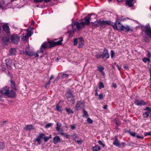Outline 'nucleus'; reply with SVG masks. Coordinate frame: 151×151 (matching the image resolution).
<instances>
[{
	"mask_svg": "<svg viewBox=\"0 0 151 151\" xmlns=\"http://www.w3.org/2000/svg\"><path fill=\"white\" fill-rule=\"evenodd\" d=\"M68 75L67 74L63 73V74L61 76V78L62 79H64V78H68Z\"/></svg>",
	"mask_w": 151,
	"mask_h": 151,
	"instance_id": "obj_37",
	"label": "nucleus"
},
{
	"mask_svg": "<svg viewBox=\"0 0 151 151\" xmlns=\"http://www.w3.org/2000/svg\"><path fill=\"white\" fill-rule=\"evenodd\" d=\"M150 113V112H148L146 111V112L143 113V115H142L143 117L144 118H147L149 116V114Z\"/></svg>",
	"mask_w": 151,
	"mask_h": 151,
	"instance_id": "obj_33",
	"label": "nucleus"
},
{
	"mask_svg": "<svg viewBox=\"0 0 151 151\" xmlns=\"http://www.w3.org/2000/svg\"><path fill=\"white\" fill-rule=\"evenodd\" d=\"M9 52L10 53V55H14L16 54V50L15 48H11L9 50Z\"/></svg>",
	"mask_w": 151,
	"mask_h": 151,
	"instance_id": "obj_25",
	"label": "nucleus"
},
{
	"mask_svg": "<svg viewBox=\"0 0 151 151\" xmlns=\"http://www.w3.org/2000/svg\"><path fill=\"white\" fill-rule=\"evenodd\" d=\"M57 127H56V129L57 131H59L60 130V128L61 126V123L58 122L57 124Z\"/></svg>",
	"mask_w": 151,
	"mask_h": 151,
	"instance_id": "obj_27",
	"label": "nucleus"
},
{
	"mask_svg": "<svg viewBox=\"0 0 151 151\" xmlns=\"http://www.w3.org/2000/svg\"><path fill=\"white\" fill-rule=\"evenodd\" d=\"M93 151H98L100 149V148L98 146L96 145L93 148Z\"/></svg>",
	"mask_w": 151,
	"mask_h": 151,
	"instance_id": "obj_34",
	"label": "nucleus"
},
{
	"mask_svg": "<svg viewBox=\"0 0 151 151\" xmlns=\"http://www.w3.org/2000/svg\"><path fill=\"white\" fill-rule=\"evenodd\" d=\"M99 99H103L104 98L103 95L102 93L100 94L99 95Z\"/></svg>",
	"mask_w": 151,
	"mask_h": 151,
	"instance_id": "obj_45",
	"label": "nucleus"
},
{
	"mask_svg": "<svg viewBox=\"0 0 151 151\" xmlns=\"http://www.w3.org/2000/svg\"><path fill=\"white\" fill-rule=\"evenodd\" d=\"M143 31L147 35L151 38V28L149 25L142 26V27Z\"/></svg>",
	"mask_w": 151,
	"mask_h": 151,
	"instance_id": "obj_3",
	"label": "nucleus"
},
{
	"mask_svg": "<svg viewBox=\"0 0 151 151\" xmlns=\"http://www.w3.org/2000/svg\"><path fill=\"white\" fill-rule=\"evenodd\" d=\"M7 4L5 3L4 0H0V7L4 8L6 6Z\"/></svg>",
	"mask_w": 151,
	"mask_h": 151,
	"instance_id": "obj_23",
	"label": "nucleus"
},
{
	"mask_svg": "<svg viewBox=\"0 0 151 151\" xmlns=\"http://www.w3.org/2000/svg\"><path fill=\"white\" fill-rule=\"evenodd\" d=\"M74 45H77L78 43V40L77 38H75L74 39Z\"/></svg>",
	"mask_w": 151,
	"mask_h": 151,
	"instance_id": "obj_47",
	"label": "nucleus"
},
{
	"mask_svg": "<svg viewBox=\"0 0 151 151\" xmlns=\"http://www.w3.org/2000/svg\"><path fill=\"white\" fill-rule=\"evenodd\" d=\"M90 18V16L86 17L84 18V21L80 23H79L77 22H73L72 24L73 29L74 30L76 28H77L79 30L80 28L83 27L84 25L88 24L89 23Z\"/></svg>",
	"mask_w": 151,
	"mask_h": 151,
	"instance_id": "obj_1",
	"label": "nucleus"
},
{
	"mask_svg": "<svg viewBox=\"0 0 151 151\" xmlns=\"http://www.w3.org/2000/svg\"><path fill=\"white\" fill-rule=\"evenodd\" d=\"M50 44V46L49 47H53L56 45L55 42L53 41H50L49 42Z\"/></svg>",
	"mask_w": 151,
	"mask_h": 151,
	"instance_id": "obj_31",
	"label": "nucleus"
},
{
	"mask_svg": "<svg viewBox=\"0 0 151 151\" xmlns=\"http://www.w3.org/2000/svg\"><path fill=\"white\" fill-rule=\"evenodd\" d=\"M100 20H99L92 23L93 27H100Z\"/></svg>",
	"mask_w": 151,
	"mask_h": 151,
	"instance_id": "obj_18",
	"label": "nucleus"
},
{
	"mask_svg": "<svg viewBox=\"0 0 151 151\" xmlns=\"http://www.w3.org/2000/svg\"><path fill=\"white\" fill-rule=\"evenodd\" d=\"M33 29V27H29V29L27 30V33L26 35L23 36V38H22L23 41H26L27 39L32 35V32Z\"/></svg>",
	"mask_w": 151,
	"mask_h": 151,
	"instance_id": "obj_4",
	"label": "nucleus"
},
{
	"mask_svg": "<svg viewBox=\"0 0 151 151\" xmlns=\"http://www.w3.org/2000/svg\"><path fill=\"white\" fill-rule=\"evenodd\" d=\"M47 46V44L45 43H43L40 47V50L37 51L35 55V56L36 57H39V55L38 54V53H43V51L45 50Z\"/></svg>",
	"mask_w": 151,
	"mask_h": 151,
	"instance_id": "obj_6",
	"label": "nucleus"
},
{
	"mask_svg": "<svg viewBox=\"0 0 151 151\" xmlns=\"http://www.w3.org/2000/svg\"><path fill=\"white\" fill-rule=\"evenodd\" d=\"M104 87V85L103 83L102 82H100L99 83V88L100 89H101Z\"/></svg>",
	"mask_w": 151,
	"mask_h": 151,
	"instance_id": "obj_40",
	"label": "nucleus"
},
{
	"mask_svg": "<svg viewBox=\"0 0 151 151\" xmlns=\"http://www.w3.org/2000/svg\"><path fill=\"white\" fill-rule=\"evenodd\" d=\"M54 78V77L53 76H51V77H50V81Z\"/></svg>",
	"mask_w": 151,
	"mask_h": 151,
	"instance_id": "obj_64",
	"label": "nucleus"
},
{
	"mask_svg": "<svg viewBox=\"0 0 151 151\" xmlns=\"http://www.w3.org/2000/svg\"><path fill=\"white\" fill-rule=\"evenodd\" d=\"M5 96L8 97L14 98L16 96V93L12 90H9Z\"/></svg>",
	"mask_w": 151,
	"mask_h": 151,
	"instance_id": "obj_9",
	"label": "nucleus"
},
{
	"mask_svg": "<svg viewBox=\"0 0 151 151\" xmlns=\"http://www.w3.org/2000/svg\"><path fill=\"white\" fill-rule=\"evenodd\" d=\"M84 106V103L83 101H79L77 102L75 106V110L78 111L79 109V108L80 107H83Z\"/></svg>",
	"mask_w": 151,
	"mask_h": 151,
	"instance_id": "obj_11",
	"label": "nucleus"
},
{
	"mask_svg": "<svg viewBox=\"0 0 151 151\" xmlns=\"http://www.w3.org/2000/svg\"><path fill=\"white\" fill-rule=\"evenodd\" d=\"M19 37L17 35H13L11 37V42L14 44H17L19 41Z\"/></svg>",
	"mask_w": 151,
	"mask_h": 151,
	"instance_id": "obj_8",
	"label": "nucleus"
},
{
	"mask_svg": "<svg viewBox=\"0 0 151 151\" xmlns=\"http://www.w3.org/2000/svg\"><path fill=\"white\" fill-rule=\"evenodd\" d=\"M4 147V144L1 142H0V149H3Z\"/></svg>",
	"mask_w": 151,
	"mask_h": 151,
	"instance_id": "obj_46",
	"label": "nucleus"
},
{
	"mask_svg": "<svg viewBox=\"0 0 151 151\" xmlns=\"http://www.w3.org/2000/svg\"><path fill=\"white\" fill-rule=\"evenodd\" d=\"M56 110L59 111H62L63 110L62 106H60L58 104L56 105Z\"/></svg>",
	"mask_w": 151,
	"mask_h": 151,
	"instance_id": "obj_32",
	"label": "nucleus"
},
{
	"mask_svg": "<svg viewBox=\"0 0 151 151\" xmlns=\"http://www.w3.org/2000/svg\"><path fill=\"white\" fill-rule=\"evenodd\" d=\"M114 52L112 50H111V56L112 58H113V57L114 56Z\"/></svg>",
	"mask_w": 151,
	"mask_h": 151,
	"instance_id": "obj_51",
	"label": "nucleus"
},
{
	"mask_svg": "<svg viewBox=\"0 0 151 151\" xmlns=\"http://www.w3.org/2000/svg\"><path fill=\"white\" fill-rule=\"evenodd\" d=\"M143 61L144 62L146 63L147 61H149V59L147 58H144L143 59Z\"/></svg>",
	"mask_w": 151,
	"mask_h": 151,
	"instance_id": "obj_48",
	"label": "nucleus"
},
{
	"mask_svg": "<svg viewBox=\"0 0 151 151\" xmlns=\"http://www.w3.org/2000/svg\"><path fill=\"white\" fill-rule=\"evenodd\" d=\"M104 70V68L102 66L99 65L98 67L97 70L101 72L102 73H104V72L103 71Z\"/></svg>",
	"mask_w": 151,
	"mask_h": 151,
	"instance_id": "obj_29",
	"label": "nucleus"
},
{
	"mask_svg": "<svg viewBox=\"0 0 151 151\" xmlns=\"http://www.w3.org/2000/svg\"><path fill=\"white\" fill-rule=\"evenodd\" d=\"M129 133L130 135L132 136L135 137L136 136V133L135 132L129 131Z\"/></svg>",
	"mask_w": 151,
	"mask_h": 151,
	"instance_id": "obj_42",
	"label": "nucleus"
},
{
	"mask_svg": "<svg viewBox=\"0 0 151 151\" xmlns=\"http://www.w3.org/2000/svg\"><path fill=\"white\" fill-rule=\"evenodd\" d=\"M65 109L68 114H73V111L70 108H65Z\"/></svg>",
	"mask_w": 151,
	"mask_h": 151,
	"instance_id": "obj_30",
	"label": "nucleus"
},
{
	"mask_svg": "<svg viewBox=\"0 0 151 151\" xmlns=\"http://www.w3.org/2000/svg\"><path fill=\"white\" fill-rule=\"evenodd\" d=\"M44 141L45 142H47L49 139V138L48 137H45L44 136Z\"/></svg>",
	"mask_w": 151,
	"mask_h": 151,
	"instance_id": "obj_52",
	"label": "nucleus"
},
{
	"mask_svg": "<svg viewBox=\"0 0 151 151\" xmlns=\"http://www.w3.org/2000/svg\"><path fill=\"white\" fill-rule=\"evenodd\" d=\"M76 142H77L78 144H79V145H81L82 143V141L80 140H77L76 141Z\"/></svg>",
	"mask_w": 151,
	"mask_h": 151,
	"instance_id": "obj_54",
	"label": "nucleus"
},
{
	"mask_svg": "<svg viewBox=\"0 0 151 151\" xmlns=\"http://www.w3.org/2000/svg\"><path fill=\"white\" fill-rule=\"evenodd\" d=\"M34 1L37 2H40L42 1V0H34Z\"/></svg>",
	"mask_w": 151,
	"mask_h": 151,
	"instance_id": "obj_60",
	"label": "nucleus"
},
{
	"mask_svg": "<svg viewBox=\"0 0 151 151\" xmlns=\"http://www.w3.org/2000/svg\"><path fill=\"white\" fill-rule=\"evenodd\" d=\"M70 127L72 129H74L76 128L75 126L74 125H71Z\"/></svg>",
	"mask_w": 151,
	"mask_h": 151,
	"instance_id": "obj_53",
	"label": "nucleus"
},
{
	"mask_svg": "<svg viewBox=\"0 0 151 151\" xmlns=\"http://www.w3.org/2000/svg\"><path fill=\"white\" fill-rule=\"evenodd\" d=\"M144 111H147V112H150L151 111V109L150 107H146L145 109H144Z\"/></svg>",
	"mask_w": 151,
	"mask_h": 151,
	"instance_id": "obj_38",
	"label": "nucleus"
},
{
	"mask_svg": "<svg viewBox=\"0 0 151 151\" xmlns=\"http://www.w3.org/2000/svg\"><path fill=\"white\" fill-rule=\"evenodd\" d=\"M2 40L6 44H7L9 42V39L6 37H2Z\"/></svg>",
	"mask_w": 151,
	"mask_h": 151,
	"instance_id": "obj_24",
	"label": "nucleus"
},
{
	"mask_svg": "<svg viewBox=\"0 0 151 151\" xmlns=\"http://www.w3.org/2000/svg\"><path fill=\"white\" fill-rule=\"evenodd\" d=\"M134 103L137 106H141L142 105H145L146 103L143 100L139 101L138 100H136L134 101Z\"/></svg>",
	"mask_w": 151,
	"mask_h": 151,
	"instance_id": "obj_14",
	"label": "nucleus"
},
{
	"mask_svg": "<svg viewBox=\"0 0 151 151\" xmlns=\"http://www.w3.org/2000/svg\"><path fill=\"white\" fill-rule=\"evenodd\" d=\"M144 40L146 42H147L149 40L148 39V38L146 37H145Z\"/></svg>",
	"mask_w": 151,
	"mask_h": 151,
	"instance_id": "obj_58",
	"label": "nucleus"
},
{
	"mask_svg": "<svg viewBox=\"0 0 151 151\" xmlns=\"http://www.w3.org/2000/svg\"><path fill=\"white\" fill-rule=\"evenodd\" d=\"M11 86L12 88L14 89L15 88V86L14 83L12 81L11 82Z\"/></svg>",
	"mask_w": 151,
	"mask_h": 151,
	"instance_id": "obj_41",
	"label": "nucleus"
},
{
	"mask_svg": "<svg viewBox=\"0 0 151 151\" xmlns=\"http://www.w3.org/2000/svg\"><path fill=\"white\" fill-rule=\"evenodd\" d=\"M113 24V23H111V25L112 26L114 29L118 30L119 31H122V27L123 25L120 23L118 19L116 20L115 24Z\"/></svg>",
	"mask_w": 151,
	"mask_h": 151,
	"instance_id": "obj_2",
	"label": "nucleus"
},
{
	"mask_svg": "<svg viewBox=\"0 0 151 151\" xmlns=\"http://www.w3.org/2000/svg\"><path fill=\"white\" fill-rule=\"evenodd\" d=\"M26 53L28 55H29L30 56H32L34 53L30 51H26Z\"/></svg>",
	"mask_w": 151,
	"mask_h": 151,
	"instance_id": "obj_35",
	"label": "nucleus"
},
{
	"mask_svg": "<svg viewBox=\"0 0 151 151\" xmlns=\"http://www.w3.org/2000/svg\"><path fill=\"white\" fill-rule=\"evenodd\" d=\"M6 64L9 69L11 68L12 65V60L9 59H7L5 60Z\"/></svg>",
	"mask_w": 151,
	"mask_h": 151,
	"instance_id": "obj_17",
	"label": "nucleus"
},
{
	"mask_svg": "<svg viewBox=\"0 0 151 151\" xmlns=\"http://www.w3.org/2000/svg\"><path fill=\"white\" fill-rule=\"evenodd\" d=\"M101 57H102V55H97L96 56V57L97 58H101Z\"/></svg>",
	"mask_w": 151,
	"mask_h": 151,
	"instance_id": "obj_61",
	"label": "nucleus"
},
{
	"mask_svg": "<svg viewBox=\"0 0 151 151\" xmlns=\"http://www.w3.org/2000/svg\"><path fill=\"white\" fill-rule=\"evenodd\" d=\"M144 135L145 136L148 135H151V132H145L144 133Z\"/></svg>",
	"mask_w": 151,
	"mask_h": 151,
	"instance_id": "obj_49",
	"label": "nucleus"
},
{
	"mask_svg": "<svg viewBox=\"0 0 151 151\" xmlns=\"http://www.w3.org/2000/svg\"><path fill=\"white\" fill-rule=\"evenodd\" d=\"M66 95L68 100L69 101L74 102V100L73 94L70 89L67 90Z\"/></svg>",
	"mask_w": 151,
	"mask_h": 151,
	"instance_id": "obj_5",
	"label": "nucleus"
},
{
	"mask_svg": "<svg viewBox=\"0 0 151 151\" xmlns=\"http://www.w3.org/2000/svg\"><path fill=\"white\" fill-rule=\"evenodd\" d=\"M102 58H105L106 59H108L109 57V55L108 53V50L106 48H104L102 55Z\"/></svg>",
	"mask_w": 151,
	"mask_h": 151,
	"instance_id": "obj_13",
	"label": "nucleus"
},
{
	"mask_svg": "<svg viewBox=\"0 0 151 151\" xmlns=\"http://www.w3.org/2000/svg\"><path fill=\"white\" fill-rule=\"evenodd\" d=\"M83 114L82 115V116L83 117H85L86 118H88V115L87 111H86L83 108Z\"/></svg>",
	"mask_w": 151,
	"mask_h": 151,
	"instance_id": "obj_26",
	"label": "nucleus"
},
{
	"mask_svg": "<svg viewBox=\"0 0 151 151\" xmlns=\"http://www.w3.org/2000/svg\"><path fill=\"white\" fill-rule=\"evenodd\" d=\"M113 144L117 146H120L119 141L117 139H115V141L113 142Z\"/></svg>",
	"mask_w": 151,
	"mask_h": 151,
	"instance_id": "obj_28",
	"label": "nucleus"
},
{
	"mask_svg": "<svg viewBox=\"0 0 151 151\" xmlns=\"http://www.w3.org/2000/svg\"><path fill=\"white\" fill-rule=\"evenodd\" d=\"M45 135L43 133L39 134V135L35 139V140L37 142L38 144L40 145L41 143V139L43 138L44 137Z\"/></svg>",
	"mask_w": 151,
	"mask_h": 151,
	"instance_id": "obj_12",
	"label": "nucleus"
},
{
	"mask_svg": "<svg viewBox=\"0 0 151 151\" xmlns=\"http://www.w3.org/2000/svg\"><path fill=\"white\" fill-rule=\"evenodd\" d=\"M112 87H114L115 88H116V84L114 83H112Z\"/></svg>",
	"mask_w": 151,
	"mask_h": 151,
	"instance_id": "obj_55",
	"label": "nucleus"
},
{
	"mask_svg": "<svg viewBox=\"0 0 151 151\" xmlns=\"http://www.w3.org/2000/svg\"><path fill=\"white\" fill-rule=\"evenodd\" d=\"M151 56V54L149 52H148V53L147 54V56L148 57H150Z\"/></svg>",
	"mask_w": 151,
	"mask_h": 151,
	"instance_id": "obj_56",
	"label": "nucleus"
},
{
	"mask_svg": "<svg viewBox=\"0 0 151 151\" xmlns=\"http://www.w3.org/2000/svg\"><path fill=\"white\" fill-rule=\"evenodd\" d=\"M0 125L1 127H2L3 126L4 124V122H0Z\"/></svg>",
	"mask_w": 151,
	"mask_h": 151,
	"instance_id": "obj_59",
	"label": "nucleus"
},
{
	"mask_svg": "<svg viewBox=\"0 0 151 151\" xmlns=\"http://www.w3.org/2000/svg\"><path fill=\"white\" fill-rule=\"evenodd\" d=\"M34 129V128L32 125H27L24 128V129L26 131H29Z\"/></svg>",
	"mask_w": 151,
	"mask_h": 151,
	"instance_id": "obj_21",
	"label": "nucleus"
},
{
	"mask_svg": "<svg viewBox=\"0 0 151 151\" xmlns=\"http://www.w3.org/2000/svg\"><path fill=\"white\" fill-rule=\"evenodd\" d=\"M51 0H42V1H44L46 3H48L49 2H50L51 1Z\"/></svg>",
	"mask_w": 151,
	"mask_h": 151,
	"instance_id": "obj_57",
	"label": "nucleus"
},
{
	"mask_svg": "<svg viewBox=\"0 0 151 151\" xmlns=\"http://www.w3.org/2000/svg\"><path fill=\"white\" fill-rule=\"evenodd\" d=\"M136 2L135 0H127L126 4L129 7L133 6L134 4Z\"/></svg>",
	"mask_w": 151,
	"mask_h": 151,
	"instance_id": "obj_15",
	"label": "nucleus"
},
{
	"mask_svg": "<svg viewBox=\"0 0 151 151\" xmlns=\"http://www.w3.org/2000/svg\"><path fill=\"white\" fill-rule=\"evenodd\" d=\"M111 23H113L110 21H101L100 20V27L102 28H104L107 25H111Z\"/></svg>",
	"mask_w": 151,
	"mask_h": 151,
	"instance_id": "obj_7",
	"label": "nucleus"
},
{
	"mask_svg": "<svg viewBox=\"0 0 151 151\" xmlns=\"http://www.w3.org/2000/svg\"><path fill=\"white\" fill-rule=\"evenodd\" d=\"M3 28L5 32L8 33H10L9 28L8 26L4 24L3 26Z\"/></svg>",
	"mask_w": 151,
	"mask_h": 151,
	"instance_id": "obj_20",
	"label": "nucleus"
},
{
	"mask_svg": "<svg viewBox=\"0 0 151 151\" xmlns=\"http://www.w3.org/2000/svg\"><path fill=\"white\" fill-rule=\"evenodd\" d=\"M87 121L89 124H91L93 122V121L89 118H88Z\"/></svg>",
	"mask_w": 151,
	"mask_h": 151,
	"instance_id": "obj_43",
	"label": "nucleus"
},
{
	"mask_svg": "<svg viewBox=\"0 0 151 151\" xmlns=\"http://www.w3.org/2000/svg\"><path fill=\"white\" fill-rule=\"evenodd\" d=\"M79 41L78 42V47L81 48L82 47L83 45L84 41L82 38L80 37L79 38Z\"/></svg>",
	"mask_w": 151,
	"mask_h": 151,
	"instance_id": "obj_22",
	"label": "nucleus"
},
{
	"mask_svg": "<svg viewBox=\"0 0 151 151\" xmlns=\"http://www.w3.org/2000/svg\"><path fill=\"white\" fill-rule=\"evenodd\" d=\"M64 136H65L67 138H68V137L69 136V135H67L66 134H64Z\"/></svg>",
	"mask_w": 151,
	"mask_h": 151,
	"instance_id": "obj_63",
	"label": "nucleus"
},
{
	"mask_svg": "<svg viewBox=\"0 0 151 151\" xmlns=\"http://www.w3.org/2000/svg\"><path fill=\"white\" fill-rule=\"evenodd\" d=\"M98 143L100 145H101L103 147H104L105 146L104 144L102 142L101 140H99L98 141Z\"/></svg>",
	"mask_w": 151,
	"mask_h": 151,
	"instance_id": "obj_44",
	"label": "nucleus"
},
{
	"mask_svg": "<svg viewBox=\"0 0 151 151\" xmlns=\"http://www.w3.org/2000/svg\"><path fill=\"white\" fill-rule=\"evenodd\" d=\"M136 137L137 138L139 139H143L144 138L143 136L141 135H137Z\"/></svg>",
	"mask_w": 151,
	"mask_h": 151,
	"instance_id": "obj_50",
	"label": "nucleus"
},
{
	"mask_svg": "<svg viewBox=\"0 0 151 151\" xmlns=\"http://www.w3.org/2000/svg\"><path fill=\"white\" fill-rule=\"evenodd\" d=\"M122 27V29H123L122 31L124 30L126 32L132 31V28L128 25H127L125 26H124L123 25Z\"/></svg>",
	"mask_w": 151,
	"mask_h": 151,
	"instance_id": "obj_16",
	"label": "nucleus"
},
{
	"mask_svg": "<svg viewBox=\"0 0 151 151\" xmlns=\"http://www.w3.org/2000/svg\"><path fill=\"white\" fill-rule=\"evenodd\" d=\"M52 125H53V124L52 123H51L47 124L46 125V126H45V128H49V127H50L51 126H52Z\"/></svg>",
	"mask_w": 151,
	"mask_h": 151,
	"instance_id": "obj_39",
	"label": "nucleus"
},
{
	"mask_svg": "<svg viewBox=\"0 0 151 151\" xmlns=\"http://www.w3.org/2000/svg\"><path fill=\"white\" fill-rule=\"evenodd\" d=\"M60 138L58 136H55L53 139V142L55 144H57L58 142H60Z\"/></svg>",
	"mask_w": 151,
	"mask_h": 151,
	"instance_id": "obj_19",
	"label": "nucleus"
},
{
	"mask_svg": "<svg viewBox=\"0 0 151 151\" xmlns=\"http://www.w3.org/2000/svg\"><path fill=\"white\" fill-rule=\"evenodd\" d=\"M107 108V105H106L104 106H103V109H106Z\"/></svg>",
	"mask_w": 151,
	"mask_h": 151,
	"instance_id": "obj_62",
	"label": "nucleus"
},
{
	"mask_svg": "<svg viewBox=\"0 0 151 151\" xmlns=\"http://www.w3.org/2000/svg\"><path fill=\"white\" fill-rule=\"evenodd\" d=\"M9 88L8 86H5L3 88L0 90V92L2 95L5 96L9 91Z\"/></svg>",
	"mask_w": 151,
	"mask_h": 151,
	"instance_id": "obj_10",
	"label": "nucleus"
},
{
	"mask_svg": "<svg viewBox=\"0 0 151 151\" xmlns=\"http://www.w3.org/2000/svg\"><path fill=\"white\" fill-rule=\"evenodd\" d=\"M63 41V39L62 38H61V39L60 40L55 42L56 45H61L62 44V42Z\"/></svg>",
	"mask_w": 151,
	"mask_h": 151,
	"instance_id": "obj_36",
	"label": "nucleus"
}]
</instances>
